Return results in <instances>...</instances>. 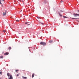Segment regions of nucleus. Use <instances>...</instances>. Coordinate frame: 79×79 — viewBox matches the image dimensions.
<instances>
[{"label":"nucleus","instance_id":"obj_1","mask_svg":"<svg viewBox=\"0 0 79 79\" xmlns=\"http://www.w3.org/2000/svg\"><path fill=\"white\" fill-rule=\"evenodd\" d=\"M7 75L8 76L10 77L9 78V79H13V76H12V75H11L10 74V73H7Z\"/></svg>","mask_w":79,"mask_h":79},{"label":"nucleus","instance_id":"obj_2","mask_svg":"<svg viewBox=\"0 0 79 79\" xmlns=\"http://www.w3.org/2000/svg\"><path fill=\"white\" fill-rule=\"evenodd\" d=\"M3 15H2V16H6V10H4L3 11Z\"/></svg>","mask_w":79,"mask_h":79},{"label":"nucleus","instance_id":"obj_3","mask_svg":"<svg viewBox=\"0 0 79 79\" xmlns=\"http://www.w3.org/2000/svg\"><path fill=\"white\" fill-rule=\"evenodd\" d=\"M40 45H43L44 46H45V45H46V43L44 42H41L40 43Z\"/></svg>","mask_w":79,"mask_h":79},{"label":"nucleus","instance_id":"obj_4","mask_svg":"<svg viewBox=\"0 0 79 79\" xmlns=\"http://www.w3.org/2000/svg\"><path fill=\"white\" fill-rule=\"evenodd\" d=\"M73 16H74L75 17H76L77 16H79V14H73Z\"/></svg>","mask_w":79,"mask_h":79},{"label":"nucleus","instance_id":"obj_5","mask_svg":"<svg viewBox=\"0 0 79 79\" xmlns=\"http://www.w3.org/2000/svg\"><path fill=\"white\" fill-rule=\"evenodd\" d=\"M4 0H0V5H2V3H3L4 2Z\"/></svg>","mask_w":79,"mask_h":79},{"label":"nucleus","instance_id":"obj_6","mask_svg":"<svg viewBox=\"0 0 79 79\" xmlns=\"http://www.w3.org/2000/svg\"><path fill=\"white\" fill-rule=\"evenodd\" d=\"M9 53L8 52H6L4 53L5 55H9Z\"/></svg>","mask_w":79,"mask_h":79},{"label":"nucleus","instance_id":"obj_7","mask_svg":"<svg viewBox=\"0 0 79 79\" xmlns=\"http://www.w3.org/2000/svg\"><path fill=\"white\" fill-rule=\"evenodd\" d=\"M22 77L23 79H27V77H24L23 76H22Z\"/></svg>","mask_w":79,"mask_h":79},{"label":"nucleus","instance_id":"obj_8","mask_svg":"<svg viewBox=\"0 0 79 79\" xmlns=\"http://www.w3.org/2000/svg\"><path fill=\"white\" fill-rule=\"evenodd\" d=\"M34 75H35V74L34 73H33L32 74V78L33 77H34Z\"/></svg>","mask_w":79,"mask_h":79},{"label":"nucleus","instance_id":"obj_9","mask_svg":"<svg viewBox=\"0 0 79 79\" xmlns=\"http://www.w3.org/2000/svg\"><path fill=\"white\" fill-rule=\"evenodd\" d=\"M59 14L60 15V16H62V15H61V14L60 13V12H59Z\"/></svg>","mask_w":79,"mask_h":79},{"label":"nucleus","instance_id":"obj_10","mask_svg":"<svg viewBox=\"0 0 79 79\" xmlns=\"http://www.w3.org/2000/svg\"><path fill=\"white\" fill-rule=\"evenodd\" d=\"M49 43H52L53 42V40H50L49 41Z\"/></svg>","mask_w":79,"mask_h":79},{"label":"nucleus","instance_id":"obj_11","mask_svg":"<svg viewBox=\"0 0 79 79\" xmlns=\"http://www.w3.org/2000/svg\"><path fill=\"white\" fill-rule=\"evenodd\" d=\"M0 58H3V56H0Z\"/></svg>","mask_w":79,"mask_h":79},{"label":"nucleus","instance_id":"obj_12","mask_svg":"<svg viewBox=\"0 0 79 79\" xmlns=\"http://www.w3.org/2000/svg\"><path fill=\"white\" fill-rule=\"evenodd\" d=\"M63 18H68V17H66V16H63Z\"/></svg>","mask_w":79,"mask_h":79},{"label":"nucleus","instance_id":"obj_13","mask_svg":"<svg viewBox=\"0 0 79 79\" xmlns=\"http://www.w3.org/2000/svg\"><path fill=\"white\" fill-rule=\"evenodd\" d=\"M19 71V70H15V72H16V73H18V71Z\"/></svg>","mask_w":79,"mask_h":79},{"label":"nucleus","instance_id":"obj_14","mask_svg":"<svg viewBox=\"0 0 79 79\" xmlns=\"http://www.w3.org/2000/svg\"><path fill=\"white\" fill-rule=\"evenodd\" d=\"M11 47H9V50H11Z\"/></svg>","mask_w":79,"mask_h":79},{"label":"nucleus","instance_id":"obj_15","mask_svg":"<svg viewBox=\"0 0 79 79\" xmlns=\"http://www.w3.org/2000/svg\"><path fill=\"white\" fill-rule=\"evenodd\" d=\"M72 19H77V18H72Z\"/></svg>","mask_w":79,"mask_h":79},{"label":"nucleus","instance_id":"obj_16","mask_svg":"<svg viewBox=\"0 0 79 79\" xmlns=\"http://www.w3.org/2000/svg\"><path fill=\"white\" fill-rule=\"evenodd\" d=\"M16 21L17 22H19V20H16Z\"/></svg>","mask_w":79,"mask_h":79},{"label":"nucleus","instance_id":"obj_17","mask_svg":"<svg viewBox=\"0 0 79 79\" xmlns=\"http://www.w3.org/2000/svg\"><path fill=\"white\" fill-rule=\"evenodd\" d=\"M3 32H6V31L5 30H3Z\"/></svg>","mask_w":79,"mask_h":79},{"label":"nucleus","instance_id":"obj_18","mask_svg":"<svg viewBox=\"0 0 79 79\" xmlns=\"http://www.w3.org/2000/svg\"><path fill=\"white\" fill-rule=\"evenodd\" d=\"M19 76V74H18L17 75V76Z\"/></svg>","mask_w":79,"mask_h":79},{"label":"nucleus","instance_id":"obj_19","mask_svg":"<svg viewBox=\"0 0 79 79\" xmlns=\"http://www.w3.org/2000/svg\"><path fill=\"white\" fill-rule=\"evenodd\" d=\"M28 23V22H27L25 23V24H27Z\"/></svg>","mask_w":79,"mask_h":79},{"label":"nucleus","instance_id":"obj_20","mask_svg":"<svg viewBox=\"0 0 79 79\" xmlns=\"http://www.w3.org/2000/svg\"><path fill=\"white\" fill-rule=\"evenodd\" d=\"M2 71L0 72V74L2 75Z\"/></svg>","mask_w":79,"mask_h":79},{"label":"nucleus","instance_id":"obj_21","mask_svg":"<svg viewBox=\"0 0 79 79\" xmlns=\"http://www.w3.org/2000/svg\"><path fill=\"white\" fill-rule=\"evenodd\" d=\"M60 11L61 12H63V11H62L61 10H60Z\"/></svg>","mask_w":79,"mask_h":79},{"label":"nucleus","instance_id":"obj_22","mask_svg":"<svg viewBox=\"0 0 79 79\" xmlns=\"http://www.w3.org/2000/svg\"><path fill=\"white\" fill-rule=\"evenodd\" d=\"M37 18H38V19H39L40 18L39 17H38Z\"/></svg>","mask_w":79,"mask_h":79},{"label":"nucleus","instance_id":"obj_23","mask_svg":"<svg viewBox=\"0 0 79 79\" xmlns=\"http://www.w3.org/2000/svg\"><path fill=\"white\" fill-rule=\"evenodd\" d=\"M77 12H78V13H79V10H77Z\"/></svg>","mask_w":79,"mask_h":79},{"label":"nucleus","instance_id":"obj_24","mask_svg":"<svg viewBox=\"0 0 79 79\" xmlns=\"http://www.w3.org/2000/svg\"><path fill=\"white\" fill-rule=\"evenodd\" d=\"M63 2V1H61V2Z\"/></svg>","mask_w":79,"mask_h":79},{"label":"nucleus","instance_id":"obj_25","mask_svg":"<svg viewBox=\"0 0 79 79\" xmlns=\"http://www.w3.org/2000/svg\"><path fill=\"white\" fill-rule=\"evenodd\" d=\"M27 25H28V26H29V24H27Z\"/></svg>","mask_w":79,"mask_h":79},{"label":"nucleus","instance_id":"obj_26","mask_svg":"<svg viewBox=\"0 0 79 79\" xmlns=\"http://www.w3.org/2000/svg\"><path fill=\"white\" fill-rule=\"evenodd\" d=\"M77 22H79V21H78V20H77Z\"/></svg>","mask_w":79,"mask_h":79},{"label":"nucleus","instance_id":"obj_27","mask_svg":"<svg viewBox=\"0 0 79 79\" xmlns=\"http://www.w3.org/2000/svg\"><path fill=\"white\" fill-rule=\"evenodd\" d=\"M41 24H43V23H41Z\"/></svg>","mask_w":79,"mask_h":79}]
</instances>
